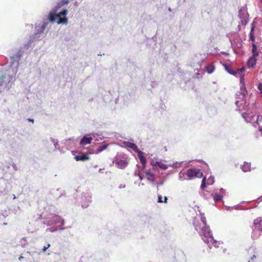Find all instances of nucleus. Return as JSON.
<instances>
[{"label":"nucleus","instance_id":"1","mask_svg":"<svg viewBox=\"0 0 262 262\" xmlns=\"http://www.w3.org/2000/svg\"><path fill=\"white\" fill-rule=\"evenodd\" d=\"M49 25L48 20H43L35 25V33L31 36L29 40L23 46L17 49L16 53L14 54L10 57L11 64L9 69L6 71L0 70V91L3 84L5 83V88L9 90L11 86V82L14 80V76L17 72L19 66V60L24 55L25 50H28L31 46V43L36 40L39 39L40 35L43 33Z\"/></svg>","mask_w":262,"mask_h":262},{"label":"nucleus","instance_id":"2","mask_svg":"<svg viewBox=\"0 0 262 262\" xmlns=\"http://www.w3.org/2000/svg\"><path fill=\"white\" fill-rule=\"evenodd\" d=\"M199 217L201 222H199L197 219H195L193 222L195 229L198 232L203 241L208 244V247L210 249L211 248V245L215 248L219 247V242L213 238L209 227L207 226L204 214L200 213Z\"/></svg>","mask_w":262,"mask_h":262},{"label":"nucleus","instance_id":"3","mask_svg":"<svg viewBox=\"0 0 262 262\" xmlns=\"http://www.w3.org/2000/svg\"><path fill=\"white\" fill-rule=\"evenodd\" d=\"M244 75L240 76V92L236 94V100L235 104L238 107V110H244L251 112L254 109L255 102L254 100H253L251 103L247 101V91L244 82Z\"/></svg>","mask_w":262,"mask_h":262},{"label":"nucleus","instance_id":"4","mask_svg":"<svg viewBox=\"0 0 262 262\" xmlns=\"http://www.w3.org/2000/svg\"><path fill=\"white\" fill-rule=\"evenodd\" d=\"M43 220L42 223L47 226H51L60 223V225H64V221L58 215V212L55 206L49 205L45 208V211L40 215Z\"/></svg>","mask_w":262,"mask_h":262},{"label":"nucleus","instance_id":"5","mask_svg":"<svg viewBox=\"0 0 262 262\" xmlns=\"http://www.w3.org/2000/svg\"><path fill=\"white\" fill-rule=\"evenodd\" d=\"M261 233H262V217H258L254 220L252 237L256 238Z\"/></svg>","mask_w":262,"mask_h":262},{"label":"nucleus","instance_id":"6","mask_svg":"<svg viewBox=\"0 0 262 262\" xmlns=\"http://www.w3.org/2000/svg\"><path fill=\"white\" fill-rule=\"evenodd\" d=\"M124 156V155L123 154H118L113 159V163L119 168L124 169L128 164Z\"/></svg>","mask_w":262,"mask_h":262},{"label":"nucleus","instance_id":"7","mask_svg":"<svg viewBox=\"0 0 262 262\" xmlns=\"http://www.w3.org/2000/svg\"><path fill=\"white\" fill-rule=\"evenodd\" d=\"M203 172L200 169L190 168L187 170V180H192L195 178H201L203 177Z\"/></svg>","mask_w":262,"mask_h":262},{"label":"nucleus","instance_id":"8","mask_svg":"<svg viewBox=\"0 0 262 262\" xmlns=\"http://www.w3.org/2000/svg\"><path fill=\"white\" fill-rule=\"evenodd\" d=\"M92 202V194L90 192H83L81 193V206L86 208L90 206Z\"/></svg>","mask_w":262,"mask_h":262},{"label":"nucleus","instance_id":"9","mask_svg":"<svg viewBox=\"0 0 262 262\" xmlns=\"http://www.w3.org/2000/svg\"><path fill=\"white\" fill-rule=\"evenodd\" d=\"M47 148L49 151H55L59 149V144L58 139L53 137L50 138V142L47 143Z\"/></svg>","mask_w":262,"mask_h":262},{"label":"nucleus","instance_id":"10","mask_svg":"<svg viewBox=\"0 0 262 262\" xmlns=\"http://www.w3.org/2000/svg\"><path fill=\"white\" fill-rule=\"evenodd\" d=\"M68 11L67 9H63L58 13L57 21L58 24L67 25L68 22V18L67 17Z\"/></svg>","mask_w":262,"mask_h":262},{"label":"nucleus","instance_id":"11","mask_svg":"<svg viewBox=\"0 0 262 262\" xmlns=\"http://www.w3.org/2000/svg\"><path fill=\"white\" fill-rule=\"evenodd\" d=\"M238 16L242 25H246L248 23L249 20L248 13L245 8H242L239 10Z\"/></svg>","mask_w":262,"mask_h":262},{"label":"nucleus","instance_id":"12","mask_svg":"<svg viewBox=\"0 0 262 262\" xmlns=\"http://www.w3.org/2000/svg\"><path fill=\"white\" fill-rule=\"evenodd\" d=\"M226 190L223 188H221L219 190V192L214 191L211 193V195L212 196L214 202H218L223 201V198L225 195Z\"/></svg>","mask_w":262,"mask_h":262},{"label":"nucleus","instance_id":"13","mask_svg":"<svg viewBox=\"0 0 262 262\" xmlns=\"http://www.w3.org/2000/svg\"><path fill=\"white\" fill-rule=\"evenodd\" d=\"M56 11H54L53 10V11L50 12L47 18L45 20H48V21H50L51 23L55 22L58 16V13H56Z\"/></svg>","mask_w":262,"mask_h":262},{"label":"nucleus","instance_id":"14","mask_svg":"<svg viewBox=\"0 0 262 262\" xmlns=\"http://www.w3.org/2000/svg\"><path fill=\"white\" fill-rule=\"evenodd\" d=\"M242 117L247 122H251L252 120H254V118L256 117L251 113H243L242 114Z\"/></svg>","mask_w":262,"mask_h":262},{"label":"nucleus","instance_id":"15","mask_svg":"<svg viewBox=\"0 0 262 262\" xmlns=\"http://www.w3.org/2000/svg\"><path fill=\"white\" fill-rule=\"evenodd\" d=\"M224 67L225 70L230 74L234 76H236L237 75V72L233 69L231 65L225 63L224 64Z\"/></svg>","mask_w":262,"mask_h":262},{"label":"nucleus","instance_id":"16","mask_svg":"<svg viewBox=\"0 0 262 262\" xmlns=\"http://www.w3.org/2000/svg\"><path fill=\"white\" fill-rule=\"evenodd\" d=\"M141 170L145 174L148 180L152 182L154 181V174L150 170H145L144 167H143Z\"/></svg>","mask_w":262,"mask_h":262},{"label":"nucleus","instance_id":"17","mask_svg":"<svg viewBox=\"0 0 262 262\" xmlns=\"http://www.w3.org/2000/svg\"><path fill=\"white\" fill-rule=\"evenodd\" d=\"M93 137H88V136H85L82 138L80 140V144L81 145H85L86 144H90L91 143L92 140H93Z\"/></svg>","mask_w":262,"mask_h":262},{"label":"nucleus","instance_id":"18","mask_svg":"<svg viewBox=\"0 0 262 262\" xmlns=\"http://www.w3.org/2000/svg\"><path fill=\"white\" fill-rule=\"evenodd\" d=\"M118 144L122 147L127 148L128 151H131V142L129 141H120Z\"/></svg>","mask_w":262,"mask_h":262},{"label":"nucleus","instance_id":"19","mask_svg":"<svg viewBox=\"0 0 262 262\" xmlns=\"http://www.w3.org/2000/svg\"><path fill=\"white\" fill-rule=\"evenodd\" d=\"M74 159L77 161H84L89 159V157L84 154H81L79 155L76 156Z\"/></svg>","mask_w":262,"mask_h":262},{"label":"nucleus","instance_id":"20","mask_svg":"<svg viewBox=\"0 0 262 262\" xmlns=\"http://www.w3.org/2000/svg\"><path fill=\"white\" fill-rule=\"evenodd\" d=\"M143 152H139V154H137V156L143 166V168L145 167L146 163V159L143 156Z\"/></svg>","mask_w":262,"mask_h":262},{"label":"nucleus","instance_id":"21","mask_svg":"<svg viewBox=\"0 0 262 262\" xmlns=\"http://www.w3.org/2000/svg\"><path fill=\"white\" fill-rule=\"evenodd\" d=\"M179 179L180 181L187 180V170L184 171L183 170L180 171L179 173Z\"/></svg>","mask_w":262,"mask_h":262},{"label":"nucleus","instance_id":"22","mask_svg":"<svg viewBox=\"0 0 262 262\" xmlns=\"http://www.w3.org/2000/svg\"><path fill=\"white\" fill-rule=\"evenodd\" d=\"M256 64V59L255 57H251L248 60L247 65L249 68L253 67Z\"/></svg>","mask_w":262,"mask_h":262},{"label":"nucleus","instance_id":"23","mask_svg":"<svg viewBox=\"0 0 262 262\" xmlns=\"http://www.w3.org/2000/svg\"><path fill=\"white\" fill-rule=\"evenodd\" d=\"M250 163L244 162V164L241 166V168L244 172H247L250 170Z\"/></svg>","mask_w":262,"mask_h":262},{"label":"nucleus","instance_id":"24","mask_svg":"<svg viewBox=\"0 0 262 262\" xmlns=\"http://www.w3.org/2000/svg\"><path fill=\"white\" fill-rule=\"evenodd\" d=\"M206 71L208 74L212 73L214 71V67L213 64H208L206 66Z\"/></svg>","mask_w":262,"mask_h":262},{"label":"nucleus","instance_id":"25","mask_svg":"<svg viewBox=\"0 0 262 262\" xmlns=\"http://www.w3.org/2000/svg\"><path fill=\"white\" fill-rule=\"evenodd\" d=\"M107 146H108L107 144H103V145L99 146L98 147V148L96 150V151H95V153L96 154H98L100 152L105 150L107 148Z\"/></svg>","mask_w":262,"mask_h":262},{"label":"nucleus","instance_id":"26","mask_svg":"<svg viewBox=\"0 0 262 262\" xmlns=\"http://www.w3.org/2000/svg\"><path fill=\"white\" fill-rule=\"evenodd\" d=\"M65 5L63 3H62V1L60 0L59 2L57 3V4L53 7V9L54 11H58L60 8H61L62 6Z\"/></svg>","mask_w":262,"mask_h":262},{"label":"nucleus","instance_id":"27","mask_svg":"<svg viewBox=\"0 0 262 262\" xmlns=\"http://www.w3.org/2000/svg\"><path fill=\"white\" fill-rule=\"evenodd\" d=\"M91 135L93 136V138H95L96 137H99L100 140H102L104 137L102 136V134L101 132L98 133H93L91 134ZM90 135V134L89 135Z\"/></svg>","mask_w":262,"mask_h":262},{"label":"nucleus","instance_id":"28","mask_svg":"<svg viewBox=\"0 0 262 262\" xmlns=\"http://www.w3.org/2000/svg\"><path fill=\"white\" fill-rule=\"evenodd\" d=\"M252 53L253 55L252 57H256L258 55V53L257 51V47L255 43L252 44Z\"/></svg>","mask_w":262,"mask_h":262},{"label":"nucleus","instance_id":"29","mask_svg":"<svg viewBox=\"0 0 262 262\" xmlns=\"http://www.w3.org/2000/svg\"><path fill=\"white\" fill-rule=\"evenodd\" d=\"M158 164L159 167L162 169L166 170L168 168V165L165 164H163L161 161H159V163H156Z\"/></svg>","mask_w":262,"mask_h":262},{"label":"nucleus","instance_id":"30","mask_svg":"<svg viewBox=\"0 0 262 262\" xmlns=\"http://www.w3.org/2000/svg\"><path fill=\"white\" fill-rule=\"evenodd\" d=\"M183 162L182 161V162H173L172 163H169V164H168V167H174V168H177L178 166H177V164H179V165H181Z\"/></svg>","mask_w":262,"mask_h":262},{"label":"nucleus","instance_id":"31","mask_svg":"<svg viewBox=\"0 0 262 262\" xmlns=\"http://www.w3.org/2000/svg\"><path fill=\"white\" fill-rule=\"evenodd\" d=\"M167 198L166 196H164V200H162V196L161 195H159L158 196V203H167Z\"/></svg>","mask_w":262,"mask_h":262},{"label":"nucleus","instance_id":"32","mask_svg":"<svg viewBox=\"0 0 262 262\" xmlns=\"http://www.w3.org/2000/svg\"><path fill=\"white\" fill-rule=\"evenodd\" d=\"M132 150L136 152L137 154H139V152H142L141 150H139L137 146L133 143H132Z\"/></svg>","mask_w":262,"mask_h":262},{"label":"nucleus","instance_id":"33","mask_svg":"<svg viewBox=\"0 0 262 262\" xmlns=\"http://www.w3.org/2000/svg\"><path fill=\"white\" fill-rule=\"evenodd\" d=\"M206 177H204L202 179V183H201V188L202 189H204L206 187Z\"/></svg>","mask_w":262,"mask_h":262},{"label":"nucleus","instance_id":"34","mask_svg":"<svg viewBox=\"0 0 262 262\" xmlns=\"http://www.w3.org/2000/svg\"><path fill=\"white\" fill-rule=\"evenodd\" d=\"M214 177L212 176H210L208 178L207 180V184L208 185H212L214 183Z\"/></svg>","mask_w":262,"mask_h":262},{"label":"nucleus","instance_id":"35","mask_svg":"<svg viewBox=\"0 0 262 262\" xmlns=\"http://www.w3.org/2000/svg\"><path fill=\"white\" fill-rule=\"evenodd\" d=\"M253 30H254V27H252L251 29L250 33V39L252 40L253 41H254V36L253 34Z\"/></svg>","mask_w":262,"mask_h":262},{"label":"nucleus","instance_id":"36","mask_svg":"<svg viewBox=\"0 0 262 262\" xmlns=\"http://www.w3.org/2000/svg\"><path fill=\"white\" fill-rule=\"evenodd\" d=\"M245 71V68L244 67L239 69H237L235 71L237 72V74H239L241 75H242V73Z\"/></svg>","mask_w":262,"mask_h":262},{"label":"nucleus","instance_id":"37","mask_svg":"<svg viewBox=\"0 0 262 262\" xmlns=\"http://www.w3.org/2000/svg\"><path fill=\"white\" fill-rule=\"evenodd\" d=\"M156 163H159V161H154V160H152L150 162V164L152 166H158V164H156Z\"/></svg>","mask_w":262,"mask_h":262},{"label":"nucleus","instance_id":"38","mask_svg":"<svg viewBox=\"0 0 262 262\" xmlns=\"http://www.w3.org/2000/svg\"><path fill=\"white\" fill-rule=\"evenodd\" d=\"M258 90L260 91V93L262 97V83H260L258 85Z\"/></svg>","mask_w":262,"mask_h":262},{"label":"nucleus","instance_id":"39","mask_svg":"<svg viewBox=\"0 0 262 262\" xmlns=\"http://www.w3.org/2000/svg\"><path fill=\"white\" fill-rule=\"evenodd\" d=\"M150 85L152 88H155L158 85V83L156 81H152L151 82Z\"/></svg>","mask_w":262,"mask_h":262},{"label":"nucleus","instance_id":"40","mask_svg":"<svg viewBox=\"0 0 262 262\" xmlns=\"http://www.w3.org/2000/svg\"><path fill=\"white\" fill-rule=\"evenodd\" d=\"M50 247V244H48L47 246H44L42 249V251L45 252L46 251L47 249H48Z\"/></svg>","mask_w":262,"mask_h":262},{"label":"nucleus","instance_id":"41","mask_svg":"<svg viewBox=\"0 0 262 262\" xmlns=\"http://www.w3.org/2000/svg\"><path fill=\"white\" fill-rule=\"evenodd\" d=\"M62 3H63L65 5H67L69 3L70 0H61Z\"/></svg>","mask_w":262,"mask_h":262},{"label":"nucleus","instance_id":"42","mask_svg":"<svg viewBox=\"0 0 262 262\" xmlns=\"http://www.w3.org/2000/svg\"><path fill=\"white\" fill-rule=\"evenodd\" d=\"M13 169L14 170L16 171L17 170V167L16 166V165L15 164V163H13L12 165Z\"/></svg>","mask_w":262,"mask_h":262},{"label":"nucleus","instance_id":"43","mask_svg":"<svg viewBox=\"0 0 262 262\" xmlns=\"http://www.w3.org/2000/svg\"><path fill=\"white\" fill-rule=\"evenodd\" d=\"M254 258H256V256L255 255H253L252 256V257L251 258V260H249L248 262H253L252 261H253Z\"/></svg>","mask_w":262,"mask_h":262},{"label":"nucleus","instance_id":"44","mask_svg":"<svg viewBox=\"0 0 262 262\" xmlns=\"http://www.w3.org/2000/svg\"><path fill=\"white\" fill-rule=\"evenodd\" d=\"M138 174L140 179H142V176H141V172L139 171Z\"/></svg>","mask_w":262,"mask_h":262},{"label":"nucleus","instance_id":"45","mask_svg":"<svg viewBox=\"0 0 262 262\" xmlns=\"http://www.w3.org/2000/svg\"><path fill=\"white\" fill-rule=\"evenodd\" d=\"M28 120L30 122H34V119L31 118H28Z\"/></svg>","mask_w":262,"mask_h":262},{"label":"nucleus","instance_id":"46","mask_svg":"<svg viewBox=\"0 0 262 262\" xmlns=\"http://www.w3.org/2000/svg\"><path fill=\"white\" fill-rule=\"evenodd\" d=\"M23 259H24V257L21 255H20L19 257H18V260H21Z\"/></svg>","mask_w":262,"mask_h":262},{"label":"nucleus","instance_id":"47","mask_svg":"<svg viewBox=\"0 0 262 262\" xmlns=\"http://www.w3.org/2000/svg\"><path fill=\"white\" fill-rule=\"evenodd\" d=\"M125 186V185H123V184H121L120 186H119V188H124Z\"/></svg>","mask_w":262,"mask_h":262},{"label":"nucleus","instance_id":"48","mask_svg":"<svg viewBox=\"0 0 262 262\" xmlns=\"http://www.w3.org/2000/svg\"><path fill=\"white\" fill-rule=\"evenodd\" d=\"M259 131H260L261 132V134H262V127H260V126H259Z\"/></svg>","mask_w":262,"mask_h":262},{"label":"nucleus","instance_id":"49","mask_svg":"<svg viewBox=\"0 0 262 262\" xmlns=\"http://www.w3.org/2000/svg\"><path fill=\"white\" fill-rule=\"evenodd\" d=\"M49 230V231H51V232H53V231H55V230H53V229H47V230Z\"/></svg>","mask_w":262,"mask_h":262},{"label":"nucleus","instance_id":"50","mask_svg":"<svg viewBox=\"0 0 262 262\" xmlns=\"http://www.w3.org/2000/svg\"><path fill=\"white\" fill-rule=\"evenodd\" d=\"M226 210H229L230 209V207H229L226 206Z\"/></svg>","mask_w":262,"mask_h":262},{"label":"nucleus","instance_id":"51","mask_svg":"<svg viewBox=\"0 0 262 262\" xmlns=\"http://www.w3.org/2000/svg\"><path fill=\"white\" fill-rule=\"evenodd\" d=\"M78 5H79V4L78 3H77V2L75 3V6H78Z\"/></svg>","mask_w":262,"mask_h":262},{"label":"nucleus","instance_id":"52","mask_svg":"<svg viewBox=\"0 0 262 262\" xmlns=\"http://www.w3.org/2000/svg\"><path fill=\"white\" fill-rule=\"evenodd\" d=\"M102 169H100L99 170V172H102Z\"/></svg>","mask_w":262,"mask_h":262},{"label":"nucleus","instance_id":"53","mask_svg":"<svg viewBox=\"0 0 262 262\" xmlns=\"http://www.w3.org/2000/svg\"><path fill=\"white\" fill-rule=\"evenodd\" d=\"M96 141H99V139L96 138Z\"/></svg>","mask_w":262,"mask_h":262},{"label":"nucleus","instance_id":"54","mask_svg":"<svg viewBox=\"0 0 262 262\" xmlns=\"http://www.w3.org/2000/svg\"><path fill=\"white\" fill-rule=\"evenodd\" d=\"M136 174H137V171H135V175H136Z\"/></svg>","mask_w":262,"mask_h":262},{"label":"nucleus","instance_id":"55","mask_svg":"<svg viewBox=\"0 0 262 262\" xmlns=\"http://www.w3.org/2000/svg\"><path fill=\"white\" fill-rule=\"evenodd\" d=\"M28 253H29V254H30V252H27Z\"/></svg>","mask_w":262,"mask_h":262},{"label":"nucleus","instance_id":"56","mask_svg":"<svg viewBox=\"0 0 262 262\" xmlns=\"http://www.w3.org/2000/svg\"><path fill=\"white\" fill-rule=\"evenodd\" d=\"M226 101H227V99L225 100V101H224V103H226Z\"/></svg>","mask_w":262,"mask_h":262},{"label":"nucleus","instance_id":"57","mask_svg":"<svg viewBox=\"0 0 262 262\" xmlns=\"http://www.w3.org/2000/svg\"><path fill=\"white\" fill-rule=\"evenodd\" d=\"M72 139V138H70V139H69V140H71Z\"/></svg>","mask_w":262,"mask_h":262},{"label":"nucleus","instance_id":"58","mask_svg":"<svg viewBox=\"0 0 262 262\" xmlns=\"http://www.w3.org/2000/svg\"><path fill=\"white\" fill-rule=\"evenodd\" d=\"M260 1H261V3H262V0H260Z\"/></svg>","mask_w":262,"mask_h":262}]
</instances>
